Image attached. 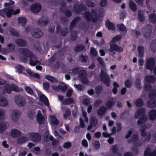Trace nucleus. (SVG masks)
<instances>
[{
	"instance_id": "obj_1",
	"label": "nucleus",
	"mask_w": 156,
	"mask_h": 156,
	"mask_svg": "<svg viewBox=\"0 0 156 156\" xmlns=\"http://www.w3.org/2000/svg\"><path fill=\"white\" fill-rule=\"evenodd\" d=\"M19 51L24 56L30 58L29 63L30 66H34L37 64H41V62L37 60L36 56L27 49L21 48Z\"/></svg>"
},
{
	"instance_id": "obj_2",
	"label": "nucleus",
	"mask_w": 156,
	"mask_h": 156,
	"mask_svg": "<svg viewBox=\"0 0 156 156\" xmlns=\"http://www.w3.org/2000/svg\"><path fill=\"white\" fill-rule=\"evenodd\" d=\"M20 12V9H17L15 11L12 9H3L0 10V15L2 17H4L6 15L8 17H10L12 15H16Z\"/></svg>"
},
{
	"instance_id": "obj_3",
	"label": "nucleus",
	"mask_w": 156,
	"mask_h": 156,
	"mask_svg": "<svg viewBox=\"0 0 156 156\" xmlns=\"http://www.w3.org/2000/svg\"><path fill=\"white\" fill-rule=\"evenodd\" d=\"M152 27L151 25L148 24L142 29V32L144 36L146 38L151 37L152 33Z\"/></svg>"
},
{
	"instance_id": "obj_4",
	"label": "nucleus",
	"mask_w": 156,
	"mask_h": 156,
	"mask_svg": "<svg viewBox=\"0 0 156 156\" xmlns=\"http://www.w3.org/2000/svg\"><path fill=\"white\" fill-rule=\"evenodd\" d=\"M106 72V71L105 69L101 70L100 73V79L101 81H102L106 86L109 87L111 80Z\"/></svg>"
},
{
	"instance_id": "obj_5",
	"label": "nucleus",
	"mask_w": 156,
	"mask_h": 156,
	"mask_svg": "<svg viewBox=\"0 0 156 156\" xmlns=\"http://www.w3.org/2000/svg\"><path fill=\"white\" fill-rule=\"evenodd\" d=\"M84 16L85 19L88 21L92 20L93 22H95L97 20L96 12L95 11H93L91 15L89 12H86L85 13Z\"/></svg>"
},
{
	"instance_id": "obj_6",
	"label": "nucleus",
	"mask_w": 156,
	"mask_h": 156,
	"mask_svg": "<svg viewBox=\"0 0 156 156\" xmlns=\"http://www.w3.org/2000/svg\"><path fill=\"white\" fill-rule=\"evenodd\" d=\"M36 118L37 121L39 125L41 124L46 125L45 118L42 115L41 110H38V112L37 114Z\"/></svg>"
},
{
	"instance_id": "obj_7",
	"label": "nucleus",
	"mask_w": 156,
	"mask_h": 156,
	"mask_svg": "<svg viewBox=\"0 0 156 156\" xmlns=\"http://www.w3.org/2000/svg\"><path fill=\"white\" fill-rule=\"evenodd\" d=\"M20 115L21 112L19 110H14L11 113V119L14 122H16L19 119Z\"/></svg>"
},
{
	"instance_id": "obj_8",
	"label": "nucleus",
	"mask_w": 156,
	"mask_h": 156,
	"mask_svg": "<svg viewBox=\"0 0 156 156\" xmlns=\"http://www.w3.org/2000/svg\"><path fill=\"white\" fill-rule=\"evenodd\" d=\"M5 89L7 93L10 94L12 90L19 92L20 91L16 86L12 84L11 86L9 84H6L5 86Z\"/></svg>"
},
{
	"instance_id": "obj_9",
	"label": "nucleus",
	"mask_w": 156,
	"mask_h": 156,
	"mask_svg": "<svg viewBox=\"0 0 156 156\" xmlns=\"http://www.w3.org/2000/svg\"><path fill=\"white\" fill-rule=\"evenodd\" d=\"M86 71L85 70H81L79 73V76L83 83L84 84H87L89 81L86 77Z\"/></svg>"
},
{
	"instance_id": "obj_10",
	"label": "nucleus",
	"mask_w": 156,
	"mask_h": 156,
	"mask_svg": "<svg viewBox=\"0 0 156 156\" xmlns=\"http://www.w3.org/2000/svg\"><path fill=\"white\" fill-rule=\"evenodd\" d=\"M15 102L17 105L20 107L24 106L26 103L25 100L20 96H16L15 98Z\"/></svg>"
},
{
	"instance_id": "obj_11",
	"label": "nucleus",
	"mask_w": 156,
	"mask_h": 156,
	"mask_svg": "<svg viewBox=\"0 0 156 156\" xmlns=\"http://www.w3.org/2000/svg\"><path fill=\"white\" fill-rule=\"evenodd\" d=\"M155 65V61L153 58H148L146 62V68L147 69L152 70Z\"/></svg>"
},
{
	"instance_id": "obj_12",
	"label": "nucleus",
	"mask_w": 156,
	"mask_h": 156,
	"mask_svg": "<svg viewBox=\"0 0 156 156\" xmlns=\"http://www.w3.org/2000/svg\"><path fill=\"white\" fill-rule=\"evenodd\" d=\"M29 137L33 142H38L41 140V136L37 133H32L30 134Z\"/></svg>"
},
{
	"instance_id": "obj_13",
	"label": "nucleus",
	"mask_w": 156,
	"mask_h": 156,
	"mask_svg": "<svg viewBox=\"0 0 156 156\" xmlns=\"http://www.w3.org/2000/svg\"><path fill=\"white\" fill-rule=\"evenodd\" d=\"M41 9V5L40 3H36L31 6L30 10L33 13H37L39 12Z\"/></svg>"
},
{
	"instance_id": "obj_14",
	"label": "nucleus",
	"mask_w": 156,
	"mask_h": 156,
	"mask_svg": "<svg viewBox=\"0 0 156 156\" xmlns=\"http://www.w3.org/2000/svg\"><path fill=\"white\" fill-rule=\"evenodd\" d=\"M145 129H143L141 131V135L143 137L145 140L147 141H149L151 138V135L149 132H145Z\"/></svg>"
},
{
	"instance_id": "obj_15",
	"label": "nucleus",
	"mask_w": 156,
	"mask_h": 156,
	"mask_svg": "<svg viewBox=\"0 0 156 156\" xmlns=\"http://www.w3.org/2000/svg\"><path fill=\"white\" fill-rule=\"evenodd\" d=\"M109 51L110 52H114V51H116L119 52H121L123 51L122 48L118 46L117 45L115 44H111L110 47L109 49Z\"/></svg>"
},
{
	"instance_id": "obj_16",
	"label": "nucleus",
	"mask_w": 156,
	"mask_h": 156,
	"mask_svg": "<svg viewBox=\"0 0 156 156\" xmlns=\"http://www.w3.org/2000/svg\"><path fill=\"white\" fill-rule=\"evenodd\" d=\"M37 92L38 94L40 100L44 102L47 105H48L49 102L47 97L39 90H37Z\"/></svg>"
},
{
	"instance_id": "obj_17",
	"label": "nucleus",
	"mask_w": 156,
	"mask_h": 156,
	"mask_svg": "<svg viewBox=\"0 0 156 156\" xmlns=\"http://www.w3.org/2000/svg\"><path fill=\"white\" fill-rule=\"evenodd\" d=\"M31 33L33 36L36 38L40 37L43 35L42 31L38 28L34 29L32 31Z\"/></svg>"
},
{
	"instance_id": "obj_18",
	"label": "nucleus",
	"mask_w": 156,
	"mask_h": 156,
	"mask_svg": "<svg viewBox=\"0 0 156 156\" xmlns=\"http://www.w3.org/2000/svg\"><path fill=\"white\" fill-rule=\"evenodd\" d=\"M68 86L66 84H64L63 86L59 85L58 86H52L53 88L56 91L61 90L62 92H65L68 88Z\"/></svg>"
},
{
	"instance_id": "obj_19",
	"label": "nucleus",
	"mask_w": 156,
	"mask_h": 156,
	"mask_svg": "<svg viewBox=\"0 0 156 156\" xmlns=\"http://www.w3.org/2000/svg\"><path fill=\"white\" fill-rule=\"evenodd\" d=\"M21 134V132L19 130L14 129L11 130L10 135L11 136L14 138H16L20 136Z\"/></svg>"
},
{
	"instance_id": "obj_20",
	"label": "nucleus",
	"mask_w": 156,
	"mask_h": 156,
	"mask_svg": "<svg viewBox=\"0 0 156 156\" xmlns=\"http://www.w3.org/2000/svg\"><path fill=\"white\" fill-rule=\"evenodd\" d=\"M90 124L88 126V130H90L92 128V126H95L98 124V120L96 118L92 116L90 119Z\"/></svg>"
},
{
	"instance_id": "obj_21",
	"label": "nucleus",
	"mask_w": 156,
	"mask_h": 156,
	"mask_svg": "<svg viewBox=\"0 0 156 156\" xmlns=\"http://www.w3.org/2000/svg\"><path fill=\"white\" fill-rule=\"evenodd\" d=\"M51 125L53 126H57L59 123V121L54 115H51L49 116V119Z\"/></svg>"
},
{
	"instance_id": "obj_22",
	"label": "nucleus",
	"mask_w": 156,
	"mask_h": 156,
	"mask_svg": "<svg viewBox=\"0 0 156 156\" xmlns=\"http://www.w3.org/2000/svg\"><path fill=\"white\" fill-rule=\"evenodd\" d=\"M139 119L137 121V124L142 125L146 122L147 120V117L146 115H143L139 117Z\"/></svg>"
},
{
	"instance_id": "obj_23",
	"label": "nucleus",
	"mask_w": 156,
	"mask_h": 156,
	"mask_svg": "<svg viewBox=\"0 0 156 156\" xmlns=\"http://www.w3.org/2000/svg\"><path fill=\"white\" fill-rule=\"evenodd\" d=\"M147 106L150 108H153L156 107V99H150L147 102Z\"/></svg>"
},
{
	"instance_id": "obj_24",
	"label": "nucleus",
	"mask_w": 156,
	"mask_h": 156,
	"mask_svg": "<svg viewBox=\"0 0 156 156\" xmlns=\"http://www.w3.org/2000/svg\"><path fill=\"white\" fill-rule=\"evenodd\" d=\"M105 25L109 30H113L115 29V27L114 24L108 20L106 21Z\"/></svg>"
},
{
	"instance_id": "obj_25",
	"label": "nucleus",
	"mask_w": 156,
	"mask_h": 156,
	"mask_svg": "<svg viewBox=\"0 0 156 156\" xmlns=\"http://www.w3.org/2000/svg\"><path fill=\"white\" fill-rule=\"evenodd\" d=\"M148 116L150 120H154L156 118V110L155 109L151 110L149 112Z\"/></svg>"
},
{
	"instance_id": "obj_26",
	"label": "nucleus",
	"mask_w": 156,
	"mask_h": 156,
	"mask_svg": "<svg viewBox=\"0 0 156 156\" xmlns=\"http://www.w3.org/2000/svg\"><path fill=\"white\" fill-rule=\"evenodd\" d=\"M145 80L148 83H153L155 81L156 78L154 75H149L146 76Z\"/></svg>"
},
{
	"instance_id": "obj_27",
	"label": "nucleus",
	"mask_w": 156,
	"mask_h": 156,
	"mask_svg": "<svg viewBox=\"0 0 156 156\" xmlns=\"http://www.w3.org/2000/svg\"><path fill=\"white\" fill-rule=\"evenodd\" d=\"M28 140V138L27 136H22L18 138L17 140V142L19 144H22L26 143Z\"/></svg>"
},
{
	"instance_id": "obj_28",
	"label": "nucleus",
	"mask_w": 156,
	"mask_h": 156,
	"mask_svg": "<svg viewBox=\"0 0 156 156\" xmlns=\"http://www.w3.org/2000/svg\"><path fill=\"white\" fill-rule=\"evenodd\" d=\"M150 48L153 52L156 51V38L153 40L150 44Z\"/></svg>"
},
{
	"instance_id": "obj_29",
	"label": "nucleus",
	"mask_w": 156,
	"mask_h": 156,
	"mask_svg": "<svg viewBox=\"0 0 156 156\" xmlns=\"http://www.w3.org/2000/svg\"><path fill=\"white\" fill-rule=\"evenodd\" d=\"M8 105V102L6 99L4 97H0V106L6 107Z\"/></svg>"
},
{
	"instance_id": "obj_30",
	"label": "nucleus",
	"mask_w": 156,
	"mask_h": 156,
	"mask_svg": "<svg viewBox=\"0 0 156 156\" xmlns=\"http://www.w3.org/2000/svg\"><path fill=\"white\" fill-rule=\"evenodd\" d=\"M137 50L138 51L139 56L140 58L143 57L144 52V47L142 45L138 46L137 48Z\"/></svg>"
},
{
	"instance_id": "obj_31",
	"label": "nucleus",
	"mask_w": 156,
	"mask_h": 156,
	"mask_svg": "<svg viewBox=\"0 0 156 156\" xmlns=\"http://www.w3.org/2000/svg\"><path fill=\"white\" fill-rule=\"evenodd\" d=\"M38 23L41 26H45L48 23V20L46 18L41 17L38 21Z\"/></svg>"
},
{
	"instance_id": "obj_32",
	"label": "nucleus",
	"mask_w": 156,
	"mask_h": 156,
	"mask_svg": "<svg viewBox=\"0 0 156 156\" xmlns=\"http://www.w3.org/2000/svg\"><path fill=\"white\" fill-rule=\"evenodd\" d=\"M148 97L151 99H154L156 98V90L155 89H153L149 91Z\"/></svg>"
},
{
	"instance_id": "obj_33",
	"label": "nucleus",
	"mask_w": 156,
	"mask_h": 156,
	"mask_svg": "<svg viewBox=\"0 0 156 156\" xmlns=\"http://www.w3.org/2000/svg\"><path fill=\"white\" fill-rule=\"evenodd\" d=\"M17 20L18 23L22 26H25L27 22V20L24 17H19Z\"/></svg>"
},
{
	"instance_id": "obj_34",
	"label": "nucleus",
	"mask_w": 156,
	"mask_h": 156,
	"mask_svg": "<svg viewBox=\"0 0 156 156\" xmlns=\"http://www.w3.org/2000/svg\"><path fill=\"white\" fill-rule=\"evenodd\" d=\"M145 110L144 108L143 107L137 109V118L141 115H145Z\"/></svg>"
},
{
	"instance_id": "obj_35",
	"label": "nucleus",
	"mask_w": 156,
	"mask_h": 156,
	"mask_svg": "<svg viewBox=\"0 0 156 156\" xmlns=\"http://www.w3.org/2000/svg\"><path fill=\"white\" fill-rule=\"evenodd\" d=\"M118 28L121 31L123 32L126 33L127 31V29L126 27L123 24H119L117 25Z\"/></svg>"
},
{
	"instance_id": "obj_36",
	"label": "nucleus",
	"mask_w": 156,
	"mask_h": 156,
	"mask_svg": "<svg viewBox=\"0 0 156 156\" xmlns=\"http://www.w3.org/2000/svg\"><path fill=\"white\" fill-rule=\"evenodd\" d=\"M115 101L113 99H111L108 101L106 104V108L108 109H110L115 105Z\"/></svg>"
},
{
	"instance_id": "obj_37",
	"label": "nucleus",
	"mask_w": 156,
	"mask_h": 156,
	"mask_svg": "<svg viewBox=\"0 0 156 156\" xmlns=\"http://www.w3.org/2000/svg\"><path fill=\"white\" fill-rule=\"evenodd\" d=\"M149 19L153 24L156 22V13H151L149 15Z\"/></svg>"
},
{
	"instance_id": "obj_38",
	"label": "nucleus",
	"mask_w": 156,
	"mask_h": 156,
	"mask_svg": "<svg viewBox=\"0 0 156 156\" xmlns=\"http://www.w3.org/2000/svg\"><path fill=\"white\" fill-rule=\"evenodd\" d=\"M106 109L105 107L101 106L99 109L98 113L99 115L102 116L106 113Z\"/></svg>"
},
{
	"instance_id": "obj_39",
	"label": "nucleus",
	"mask_w": 156,
	"mask_h": 156,
	"mask_svg": "<svg viewBox=\"0 0 156 156\" xmlns=\"http://www.w3.org/2000/svg\"><path fill=\"white\" fill-rule=\"evenodd\" d=\"M16 42L17 45L20 46H23L26 45L25 41L21 39H17L16 41Z\"/></svg>"
},
{
	"instance_id": "obj_40",
	"label": "nucleus",
	"mask_w": 156,
	"mask_h": 156,
	"mask_svg": "<svg viewBox=\"0 0 156 156\" xmlns=\"http://www.w3.org/2000/svg\"><path fill=\"white\" fill-rule=\"evenodd\" d=\"M138 16L139 20L141 22H143L145 20L144 14L140 10H139L138 12Z\"/></svg>"
},
{
	"instance_id": "obj_41",
	"label": "nucleus",
	"mask_w": 156,
	"mask_h": 156,
	"mask_svg": "<svg viewBox=\"0 0 156 156\" xmlns=\"http://www.w3.org/2000/svg\"><path fill=\"white\" fill-rule=\"evenodd\" d=\"M16 71L19 73H22L24 70V68L21 65H17L16 67Z\"/></svg>"
},
{
	"instance_id": "obj_42",
	"label": "nucleus",
	"mask_w": 156,
	"mask_h": 156,
	"mask_svg": "<svg viewBox=\"0 0 156 156\" xmlns=\"http://www.w3.org/2000/svg\"><path fill=\"white\" fill-rule=\"evenodd\" d=\"M70 113L71 111L68 108H66L65 110V112L63 115L64 118L66 119H67L70 115Z\"/></svg>"
},
{
	"instance_id": "obj_43",
	"label": "nucleus",
	"mask_w": 156,
	"mask_h": 156,
	"mask_svg": "<svg viewBox=\"0 0 156 156\" xmlns=\"http://www.w3.org/2000/svg\"><path fill=\"white\" fill-rule=\"evenodd\" d=\"M129 6L133 11H135L136 10V6L135 3L133 1H130L129 3Z\"/></svg>"
},
{
	"instance_id": "obj_44",
	"label": "nucleus",
	"mask_w": 156,
	"mask_h": 156,
	"mask_svg": "<svg viewBox=\"0 0 156 156\" xmlns=\"http://www.w3.org/2000/svg\"><path fill=\"white\" fill-rule=\"evenodd\" d=\"M6 125L5 123L0 124V133H3L6 129Z\"/></svg>"
},
{
	"instance_id": "obj_45",
	"label": "nucleus",
	"mask_w": 156,
	"mask_h": 156,
	"mask_svg": "<svg viewBox=\"0 0 156 156\" xmlns=\"http://www.w3.org/2000/svg\"><path fill=\"white\" fill-rule=\"evenodd\" d=\"M73 103V100L72 98L65 99L63 101V104L66 105H68Z\"/></svg>"
},
{
	"instance_id": "obj_46",
	"label": "nucleus",
	"mask_w": 156,
	"mask_h": 156,
	"mask_svg": "<svg viewBox=\"0 0 156 156\" xmlns=\"http://www.w3.org/2000/svg\"><path fill=\"white\" fill-rule=\"evenodd\" d=\"M151 150L150 148H147L145 150L144 155V156H150L151 153Z\"/></svg>"
},
{
	"instance_id": "obj_47",
	"label": "nucleus",
	"mask_w": 156,
	"mask_h": 156,
	"mask_svg": "<svg viewBox=\"0 0 156 156\" xmlns=\"http://www.w3.org/2000/svg\"><path fill=\"white\" fill-rule=\"evenodd\" d=\"M152 87L149 83H146L144 86V89L146 91H150L151 90Z\"/></svg>"
},
{
	"instance_id": "obj_48",
	"label": "nucleus",
	"mask_w": 156,
	"mask_h": 156,
	"mask_svg": "<svg viewBox=\"0 0 156 156\" xmlns=\"http://www.w3.org/2000/svg\"><path fill=\"white\" fill-rule=\"evenodd\" d=\"M94 149L98 150L100 147V144L98 141H96L94 144Z\"/></svg>"
},
{
	"instance_id": "obj_49",
	"label": "nucleus",
	"mask_w": 156,
	"mask_h": 156,
	"mask_svg": "<svg viewBox=\"0 0 156 156\" xmlns=\"http://www.w3.org/2000/svg\"><path fill=\"white\" fill-rule=\"evenodd\" d=\"M45 78L47 80L51 82H55L56 81L54 77L50 75H47L46 76Z\"/></svg>"
},
{
	"instance_id": "obj_50",
	"label": "nucleus",
	"mask_w": 156,
	"mask_h": 156,
	"mask_svg": "<svg viewBox=\"0 0 156 156\" xmlns=\"http://www.w3.org/2000/svg\"><path fill=\"white\" fill-rule=\"evenodd\" d=\"M71 145V143L70 142H67L63 144L62 146L63 148L66 149H67L70 147Z\"/></svg>"
},
{
	"instance_id": "obj_51",
	"label": "nucleus",
	"mask_w": 156,
	"mask_h": 156,
	"mask_svg": "<svg viewBox=\"0 0 156 156\" xmlns=\"http://www.w3.org/2000/svg\"><path fill=\"white\" fill-rule=\"evenodd\" d=\"M83 46L81 45H79L76 46L75 48V50L76 51H80L83 49Z\"/></svg>"
},
{
	"instance_id": "obj_52",
	"label": "nucleus",
	"mask_w": 156,
	"mask_h": 156,
	"mask_svg": "<svg viewBox=\"0 0 156 156\" xmlns=\"http://www.w3.org/2000/svg\"><path fill=\"white\" fill-rule=\"evenodd\" d=\"M144 104L143 100L141 98H137V107L142 106Z\"/></svg>"
},
{
	"instance_id": "obj_53",
	"label": "nucleus",
	"mask_w": 156,
	"mask_h": 156,
	"mask_svg": "<svg viewBox=\"0 0 156 156\" xmlns=\"http://www.w3.org/2000/svg\"><path fill=\"white\" fill-rule=\"evenodd\" d=\"M125 84L127 87L130 88L132 86V82L131 81L129 80H126L125 82Z\"/></svg>"
},
{
	"instance_id": "obj_54",
	"label": "nucleus",
	"mask_w": 156,
	"mask_h": 156,
	"mask_svg": "<svg viewBox=\"0 0 156 156\" xmlns=\"http://www.w3.org/2000/svg\"><path fill=\"white\" fill-rule=\"evenodd\" d=\"M74 86L75 88L79 90H84V87L81 85L75 84Z\"/></svg>"
},
{
	"instance_id": "obj_55",
	"label": "nucleus",
	"mask_w": 156,
	"mask_h": 156,
	"mask_svg": "<svg viewBox=\"0 0 156 156\" xmlns=\"http://www.w3.org/2000/svg\"><path fill=\"white\" fill-rule=\"evenodd\" d=\"M122 37V36L121 35H117L115 37L113 38L112 41V42H115L116 41H119L121 38Z\"/></svg>"
},
{
	"instance_id": "obj_56",
	"label": "nucleus",
	"mask_w": 156,
	"mask_h": 156,
	"mask_svg": "<svg viewBox=\"0 0 156 156\" xmlns=\"http://www.w3.org/2000/svg\"><path fill=\"white\" fill-rule=\"evenodd\" d=\"M78 18H76L74 19L72 22L71 23L70 29V30H72V29H73L74 27L75 24L76 23V21L78 20Z\"/></svg>"
},
{
	"instance_id": "obj_57",
	"label": "nucleus",
	"mask_w": 156,
	"mask_h": 156,
	"mask_svg": "<svg viewBox=\"0 0 156 156\" xmlns=\"http://www.w3.org/2000/svg\"><path fill=\"white\" fill-rule=\"evenodd\" d=\"M90 52L91 54L94 56H96L98 53L97 51L93 48H91Z\"/></svg>"
},
{
	"instance_id": "obj_58",
	"label": "nucleus",
	"mask_w": 156,
	"mask_h": 156,
	"mask_svg": "<svg viewBox=\"0 0 156 156\" xmlns=\"http://www.w3.org/2000/svg\"><path fill=\"white\" fill-rule=\"evenodd\" d=\"M8 48L10 51H13L15 49V45L13 44H10L8 45Z\"/></svg>"
},
{
	"instance_id": "obj_59",
	"label": "nucleus",
	"mask_w": 156,
	"mask_h": 156,
	"mask_svg": "<svg viewBox=\"0 0 156 156\" xmlns=\"http://www.w3.org/2000/svg\"><path fill=\"white\" fill-rule=\"evenodd\" d=\"M28 116L30 119H33L35 117V113L34 112H30L28 113Z\"/></svg>"
},
{
	"instance_id": "obj_60",
	"label": "nucleus",
	"mask_w": 156,
	"mask_h": 156,
	"mask_svg": "<svg viewBox=\"0 0 156 156\" xmlns=\"http://www.w3.org/2000/svg\"><path fill=\"white\" fill-rule=\"evenodd\" d=\"M25 90L29 94L33 95V90L29 87H25Z\"/></svg>"
},
{
	"instance_id": "obj_61",
	"label": "nucleus",
	"mask_w": 156,
	"mask_h": 156,
	"mask_svg": "<svg viewBox=\"0 0 156 156\" xmlns=\"http://www.w3.org/2000/svg\"><path fill=\"white\" fill-rule=\"evenodd\" d=\"M79 71L78 68H75L73 70H70L69 73L72 74V75H74L77 74Z\"/></svg>"
},
{
	"instance_id": "obj_62",
	"label": "nucleus",
	"mask_w": 156,
	"mask_h": 156,
	"mask_svg": "<svg viewBox=\"0 0 156 156\" xmlns=\"http://www.w3.org/2000/svg\"><path fill=\"white\" fill-rule=\"evenodd\" d=\"M82 115L84 118L85 122H87L88 121V118L87 116V113L85 112L82 111Z\"/></svg>"
},
{
	"instance_id": "obj_63",
	"label": "nucleus",
	"mask_w": 156,
	"mask_h": 156,
	"mask_svg": "<svg viewBox=\"0 0 156 156\" xmlns=\"http://www.w3.org/2000/svg\"><path fill=\"white\" fill-rule=\"evenodd\" d=\"M88 57L86 56L81 55L80 57V60L82 62H85L87 59Z\"/></svg>"
},
{
	"instance_id": "obj_64",
	"label": "nucleus",
	"mask_w": 156,
	"mask_h": 156,
	"mask_svg": "<svg viewBox=\"0 0 156 156\" xmlns=\"http://www.w3.org/2000/svg\"><path fill=\"white\" fill-rule=\"evenodd\" d=\"M5 115V111L1 109H0V119H3Z\"/></svg>"
}]
</instances>
